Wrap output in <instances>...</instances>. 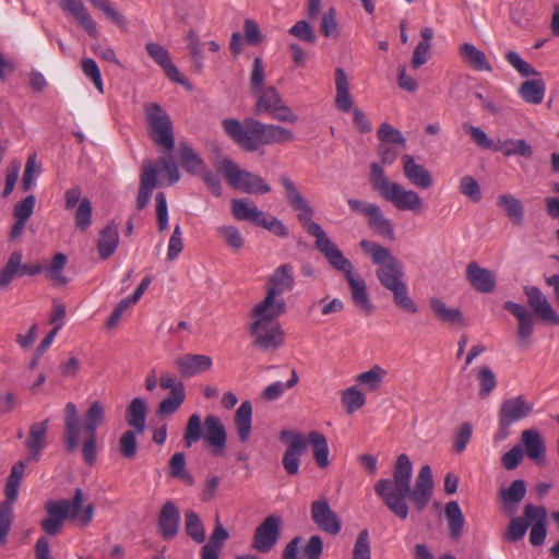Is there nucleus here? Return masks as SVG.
I'll use <instances>...</instances> for the list:
<instances>
[{"instance_id": "53", "label": "nucleus", "mask_w": 559, "mask_h": 559, "mask_svg": "<svg viewBox=\"0 0 559 559\" xmlns=\"http://www.w3.org/2000/svg\"><path fill=\"white\" fill-rule=\"evenodd\" d=\"M342 403L348 414H353L360 409L365 403L366 397L355 385L350 386L342 392Z\"/></svg>"}, {"instance_id": "49", "label": "nucleus", "mask_w": 559, "mask_h": 559, "mask_svg": "<svg viewBox=\"0 0 559 559\" xmlns=\"http://www.w3.org/2000/svg\"><path fill=\"white\" fill-rule=\"evenodd\" d=\"M67 263V255L63 253H56L50 264L45 269L46 276L55 284L66 286L68 278L62 274V270Z\"/></svg>"}, {"instance_id": "4", "label": "nucleus", "mask_w": 559, "mask_h": 559, "mask_svg": "<svg viewBox=\"0 0 559 559\" xmlns=\"http://www.w3.org/2000/svg\"><path fill=\"white\" fill-rule=\"evenodd\" d=\"M225 133L242 150L255 152L263 145L281 144L294 140L290 130L276 124L263 123L254 118H246L243 123L237 119L222 121Z\"/></svg>"}, {"instance_id": "25", "label": "nucleus", "mask_w": 559, "mask_h": 559, "mask_svg": "<svg viewBox=\"0 0 559 559\" xmlns=\"http://www.w3.org/2000/svg\"><path fill=\"white\" fill-rule=\"evenodd\" d=\"M147 55L159 64L169 80L182 84L185 79L177 67L171 62L169 52L162 45L147 43L145 46Z\"/></svg>"}, {"instance_id": "22", "label": "nucleus", "mask_w": 559, "mask_h": 559, "mask_svg": "<svg viewBox=\"0 0 559 559\" xmlns=\"http://www.w3.org/2000/svg\"><path fill=\"white\" fill-rule=\"evenodd\" d=\"M204 440L211 447H214L213 454L218 456L223 454L226 444L227 433L222 419L215 415H209L204 419Z\"/></svg>"}, {"instance_id": "1", "label": "nucleus", "mask_w": 559, "mask_h": 559, "mask_svg": "<svg viewBox=\"0 0 559 559\" xmlns=\"http://www.w3.org/2000/svg\"><path fill=\"white\" fill-rule=\"evenodd\" d=\"M413 464L407 454L396 457L392 478H380L374 484V492L383 504L400 520L409 515L411 501L417 512H423L430 502L433 493V477L429 465L420 467L415 485L412 486Z\"/></svg>"}, {"instance_id": "3", "label": "nucleus", "mask_w": 559, "mask_h": 559, "mask_svg": "<svg viewBox=\"0 0 559 559\" xmlns=\"http://www.w3.org/2000/svg\"><path fill=\"white\" fill-rule=\"evenodd\" d=\"M359 246L371 257L373 264L378 265L376 276L380 284L391 292L395 306L405 312L417 313L418 307L408 295V288L404 282V270L400 261L388 248L377 242L364 239Z\"/></svg>"}, {"instance_id": "13", "label": "nucleus", "mask_w": 559, "mask_h": 559, "mask_svg": "<svg viewBox=\"0 0 559 559\" xmlns=\"http://www.w3.org/2000/svg\"><path fill=\"white\" fill-rule=\"evenodd\" d=\"M81 188L75 186L64 192V207L70 210L79 203L74 214L75 227L80 231H86L92 225L93 207L88 198H82Z\"/></svg>"}, {"instance_id": "48", "label": "nucleus", "mask_w": 559, "mask_h": 559, "mask_svg": "<svg viewBox=\"0 0 559 559\" xmlns=\"http://www.w3.org/2000/svg\"><path fill=\"white\" fill-rule=\"evenodd\" d=\"M185 531L195 543L205 540V530L200 516L192 510L185 513Z\"/></svg>"}, {"instance_id": "63", "label": "nucleus", "mask_w": 559, "mask_h": 559, "mask_svg": "<svg viewBox=\"0 0 559 559\" xmlns=\"http://www.w3.org/2000/svg\"><path fill=\"white\" fill-rule=\"evenodd\" d=\"M218 235L224 237L227 246L235 250L243 247V238L237 227L231 225L221 226L217 228Z\"/></svg>"}, {"instance_id": "24", "label": "nucleus", "mask_w": 559, "mask_h": 559, "mask_svg": "<svg viewBox=\"0 0 559 559\" xmlns=\"http://www.w3.org/2000/svg\"><path fill=\"white\" fill-rule=\"evenodd\" d=\"M157 167L151 162L143 163L142 173L140 176V187L136 197V209L143 210L150 202L151 195L157 186Z\"/></svg>"}, {"instance_id": "27", "label": "nucleus", "mask_w": 559, "mask_h": 559, "mask_svg": "<svg viewBox=\"0 0 559 559\" xmlns=\"http://www.w3.org/2000/svg\"><path fill=\"white\" fill-rule=\"evenodd\" d=\"M521 442L525 448V453L528 459L533 460L537 465H545L546 447L538 430H523L521 433Z\"/></svg>"}, {"instance_id": "57", "label": "nucleus", "mask_w": 559, "mask_h": 559, "mask_svg": "<svg viewBox=\"0 0 559 559\" xmlns=\"http://www.w3.org/2000/svg\"><path fill=\"white\" fill-rule=\"evenodd\" d=\"M288 33L306 44L314 45L317 43V35L313 27L305 20L295 23L289 28Z\"/></svg>"}, {"instance_id": "56", "label": "nucleus", "mask_w": 559, "mask_h": 559, "mask_svg": "<svg viewBox=\"0 0 559 559\" xmlns=\"http://www.w3.org/2000/svg\"><path fill=\"white\" fill-rule=\"evenodd\" d=\"M187 39H188V49H189L190 56L192 58L194 71L201 72L203 69L204 56L202 52V47H201V43L199 40L198 34L193 29H190L188 33Z\"/></svg>"}, {"instance_id": "41", "label": "nucleus", "mask_w": 559, "mask_h": 559, "mask_svg": "<svg viewBox=\"0 0 559 559\" xmlns=\"http://www.w3.org/2000/svg\"><path fill=\"white\" fill-rule=\"evenodd\" d=\"M179 159L181 166L189 174L201 173L204 168V160L199 156L198 153L186 142H180L178 146Z\"/></svg>"}, {"instance_id": "26", "label": "nucleus", "mask_w": 559, "mask_h": 559, "mask_svg": "<svg viewBox=\"0 0 559 559\" xmlns=\"http://www.w3.org/2000/svg\"><path fill=\"white\" fill-rule=\"evenodd\" d=\"M60 7L63 11L72 15L91 37H97L96 24L82 0H60Z\"/></svg>"}, {"instance_id": "30", "label": "nucleus", "mask_w": 559, "mask_h": 559, "mask_svg": "<svg viewBox=\"0 0 559 559\" xmlns=\"http://www.w3.org/2000/svg\"><path fill=\"white\" fill-rule=\"evenodd\" d=\"M119 245L118 225L110 222L99 231L97 240V250L102 260L110 258Z\"/></svg>"}, {"instance_id": "20", "label": "nucleus", "mask_w": 559, "mask_h": 559, "mask_svg": "<svg viewBox=\"0 0 559 559\" xmlns=\"http://www.w3.org/2000/svg\"><path fill=\"white\" fill-rule=\"evenodd\" d=\"M180 525V513L178 508L167 501L163 504L157 519L158 534L166 540L175 538Z\"/></svg>"}, {"instance_id": "39", "label": "nucleus", "mask_w": 559, "mask_h": 559, "mask_svg": "<svg viewBox=\"0 0 559 559\" xmlns=\"http://www.w3.org/2000/svg\"><path fill=\"white\" fill-rule=\"evenodd\" d=\"M429 305L431 310L441 321L450 324H457L460 326L466 325L463 313L460 309L448 307L441 299L437 297L430 298Z\"/></svg>"}, {"instance_id": "11", "label": "nucleus", "mask_w": 559, "mask_h": 559, "mask_svg": "<svg viewBox=\"0 0 559 559\" xmlns=\"http://www.w3.org/2000/svg\"><path fill=\"white\" fill-rule=\"evenodd\" d=\"M104 406L98 401L93 402L86 412V423L83 427V430L86 436L81 449L83 460L88 466H93L96 462L97 428L104 423Z\"/></svg>"}, {"instance_id": "35", "label": "nucleus", "mask_w": 559, "mask_h": 559, "mask_svg": "<svg viewBox=\"0 0 559 559\" xmlns=\"http://www.w3.org/2000/svg\"><path fill=\"white\" fill-rule=\"evenodd\" d=\"M368 227L377 235L389 239L394 240L395 233L394 226L392 222L386 218L381 211L379 205L371 211L369 216L367 217Z\"/></svg>"}, {"instance_id": "29", "label": "nucleus", "mask_w": 559, "mask_h": 559, "mask_svg": "<svg viewBox=\"0 0 559 559\" xmlns=\"http://www.w3.org/2000/svg\"><path fill=\"white\" fill-rule=\"evenodd\" d=\"M402 162L404 175L413 185L423 189H428L432 186V178L429 171L424 166L416 164L412 155H403Z\"/></svg>"}, {"instance_id": "45", "label": "nucleus", "mask_w": 559, "mask_h": 559, "mask_svg": "<svg viewBox=\"0 0 559 559\" xmlns=\"http://www.w3.org/2000/svg\"><path fill=\"white\" fill-rule=\"evenodd\" d=\"M386 376V370L380 365L372 366L369 370L361 372L357 376L356 381L365 390L373 392L377 391Z\"/></svg>"}, {"instance_id": "43", "label": "nucleus", "mask_w": 559, "mask_h": 559, "mask_svg": "<svg viewBox=\"0 0 559 559\" xmlns=\"http://www.w3.org/2000/svg\"><path fill=\"white\" fill-rule=\"evenodd\" d=\"M498 205L503 209L506 215L516 226H522L524 218V207L521 201L510 194H501L498 197Z\"/></svg>"}, {"instance_id": "19", "label": "nucleus", "mask_w": 559, "mask_h": 559, "mask_svg": "<svg viewBox=\"0 0 559 559\" xmlns=\"http://www.w3.org/2000/svg\"><path fill=\"white\" fill-rule=\"evenodd\" d=\"M533 412V404L528 403L524 395H519L506 400L499 409V417L502 418L504 426H511L520 421Z\"/></svg>"}, {"instance_id": "60", "label": "nucleus", "mask_w": 559, "mask_h": 559, "mask_svg": "<svg viewBox=\"0 0 559 559\" xmlns=\"http://www.w3.org/2000/svg\"><path fill=\"white\" fill-rule=\"evenodd\" d=\"M81 68L85 76L91 79L94 86L97 88L98 92H104V85L102 80V73L99 70V67L97 66L96 61L92 58H83L81 60Z\"/></svg>"}, {"instance_id": "54", "label": "nucleus", "mask_w": 559, "mask_h": 559, "mask_svg": "<svg viewBox=\"0 0 559 559\" xmlns=\"http://www.w3.org/2000/svg\"><path fill=\"white\" fill-rule=\"evenodd\" d=\"M526 495V485L522 479H515L508 488H502L499 496L507 503L518 504Z\"/></svg>"}, {"instance_id": "33", "label": "nucleus", "mask_w": 559, "mask_h": 559, "mask_svg": "<svg viewBox=\"0 0 559 559\" xmlns=\"http://www.w3.org/2000/svg\"><path fill=\"white\" fill-rule=\"evenodd\" d=\"M230 205L231 213L236 219L250 222L255 226H259L265 214L255 204L246 199H233Z\"/></svg>"}, {"instance_id": "59", "label": "nucleus", "mask_w": 559, "mask_h": 559, "mask_svg": "<svg viewBox=\"0 0 559 559\" xmlns=\"http://www.w3.org/2000/svg\"><path fill=\"white\" fill-rule=\"evenodd\" d=\"M528 528V521L524 518H513L504 533V539L510 543H516L522 539Z\"/></svg>"}, {"instance_id": "15", "label": "nucleus", "mask_w": 559, "mask_h": 559, "mask_svg": "<svg viewBox=\"0 0 559 559\" xmlns=\"http://www.w3.org/2000/svg\"><path fill=\"white\" fill-rule=\"evenodd\" d=\"M503 309L509 311L518 320L516 340L521 348H526L534 332V314L523 305L506 301Z\"/></svg>"}, {"instance_id": "42", "label": "nucleus", "mask_w": 559, "mask_h": 559, "mask_svg": "<svg viewBox=\"0 0 559 559\" xmlns=\"http://www.w3.org/2000/svg\"><path fill=\"white\" fill-rule=\"evenodd\" d=\"M546 85L542 79L527 80L519 88L520 96L528 104L538 105L543 102Z\"/></svg>"}, {"instance_id": "7", "label": "nucleus", "mask_w": 559, "mask_h": 559, "mask_svg": "<svg viewBox=\"0 0 559 559\" xmlns=\"http://www.w3.org/2000/svg\"><path fill=\"white\" fill-rule=\"evenodd\" d=\"M295 286L294 266L284 263L277 266L269 276L266 282L265 297L257 304V311L272 310L274 314H283L286 311V302L283 298H276L284 293L290 292Z\"/></svg>"}, {"instance_id": "38", "label": "nucleus", "mask_w": 559, "mask_h": 559, "mask_svg": "<svg viewBox=\"0 0 559 559\" xmlns=\"http://www.w3.org/2000/svg\"><path fill=\"white\" fill-rule=\"evenodd\" d=\"M254 94L258 96L253 107L255 116L263 112L271 116L276 106L282 102V97L274 86H267Z\"/></svg>"}, {"instance_id": "37", "label": "nucleus", "mask_w": 559, "mask_h": 559, "mask_svg": "<svg viewBox=\"0 0 559 559\" xmlns=\"http://www.w3.org/2000/svg\"><path fill=\"white\" fill-rule=\"evenodd\" d=\"M307 445L310 444L312 448L313 459L320 468L329 466V444L328 439L324 435L319 431H310L306 439Z\"/></svg>"}, {"instance_id": "8", "label": "nucleus", "mask_w": 559, "mask_h": 559, "mask_svg": "<svg viewBox=\"0 0 559 559\" xmlns=\"http://www.w3.org/2000/svg\"><path fill=\"white\" fill-rule=\"evenodd\" d=\"M274 313L271 309L258 312L257 305L251 310V314L257 318L250 326L252 345L263 352L275 350L284 343V332L275 321L281 314Z\"/></svg>"}, {"instance_id": "9", "label": "nucleus", "mask_w": 559, "mask_h": 559, "mask_svg": "<svg viewBox=\"0 0 559 559\" xmlns=\"http://www.w3.org/2000/svg\"><path fill=\"white\" fill-rule=\"evenodd\" d=\"M150 139L162 152L170 153L175 147L174 127L170 116L156 103L144 106Z\"/></svg>"}, {"instance_id": "64", "label": "nucleus", "mask_w": 559, "mask_h": 559, "mask_svg": "<svg viewBox=\"0 0 559 559\" xmlns=\"http://www.w3.org/2000/svg\"><path fill=\"white\" fill-rule=\"evenodd\" d=\"M353 559H371L369 533L367 530L360 531L356 538Z\"/></svg>"}, {"instance_id": "32", "label": "nucleus", "mask_w": 559, "mask_h": 559, "mask_svg": "<svg viewBox=\"0 0 559 559\" xmlns=\"http://www.w3.org/2000/svg\"><path fill=\"white\" fill-rule=\"evenodd\" d=\"M147 404L141 397H134L126 412L127 424L138 433H143L146 428Z\"/></svg>"}, {"instance_id": "40", "label": "nucleus", "mask_w": 559, "mask_h": 559, "mask_svg": "<svg viewBox=\"0 0 559 559\" xmlns=\"http://www.w3.org/2000/svg\"><path fill=\"white\" fill-rule=\"evenodd\" d=\"M460 55L463 60L476 71H488L492 70L490 63L484 51L477 49L474 45L464 43L460 47Z\"/></svg>"}, {"instance_id": "51", "label": "nucleus", "mask_w": 559, "mask_h": 559, "mask_svg": "<svg viewBox=\"0 0 559 559\" xmlns=\"http://www.w3.org/2000/svg\"><path fill=\"white\" fill-rule=\"evenodd\" d=\"M476 379L479 383L478 396L485 399L491 394L497 386V377L488 366H481Z\"/></svg>"}, {"instance_id": "55", "label": "nucleus", "mask_w": 559, "mask_h": 559, "mask_svg": "<svg viewBox=\"0 0 559 559\" xmlns=\"http://www.w3.org/2000/svg\"><path fill=\"white\" fill-rule=\"evenodd\" d=\"M204 435L202 433V423L201 418L198 414H193L189 417L185 433H183V443L187 448L192 447V444L197 443L201 440Z\"/></svg>"}, {"instance_id": "14", "label": "nucleus", "mask_w": 559, "mask_h": 559, "mask_svg": "<svg viewBox=\"0 0 559 559\" xmlns=\"http://www.w3.org/2000/svg\"><path fill=\"white\" fill-rule=\"evenodd\" d=\"M282 520L278 515L271 514L255 528L252 547L261 554H267L280 538Z\"/></svg>"}, {"instance_id": "5", "label": "nucleus", "mask_w": 559, "mask_h": 559, "mask_svg": "<svg viewBox=\"0 0 559 559\" xmlns=\"http://www.w3.org/2000/svg\"><path fill=\"white\" fill-rule=\"evenodd\" d=\"M83 497V490L76 488L72 499L48 500L45 503L46 516L40 521L41 530L47 535L56 536L68 519L80 527L88 526L93 521L95 508L92 503L82 507Z\"/></svg>"}, {"instance_id": "16", "label": "nucleus", "mask_w": 559, "mask_h": 559, "mask_svg": "<svg viewBox=\"0 0 559 559\" xmlns=\"http://www.w3.org/2000/svg\"><path fill=\"white\" fill-rule=\"evenodd\" d=\"M523 290L528 305L542 320L559 325V314L552 309L547 297L537 286H524Z\"/></svg>"}, {"instance_id": "6", "label": "nucleus", "mask_w": 559, "mask_h": 559, "mask_svg": "<svg viewBox=\"0 0 559 559\" xmlns=\"http://www.w3.org/2000/svg\"><path fill=\"white\" fill-rule=\"evenodd\" d=\"M369 182L379 197L392 203L399 211L420 212L421 199L418 193L405 190L402 185L390 181L383 167L378 163L370 165Z\"/></svg>"}, {"instance_id": "28", "label": "nucleus", "mask_w": 559, "mask_h": 559, "mask_svg": "<svg viewBox=\"0 0 559 559\" xmlns=\"http://www.w3.org/2000/svg\"><path fill=\"white\" fill-rule=\"evenodd\" d=\"M345 280L349 286L350 297L355 307L366 316L371 314L373 306L369 299L366 282L359 276H355L354 272L352 274H346Z\"/></svg>"}, {"instance_id": "10", "label": "nucleus", "mask_w": 559, "mask_h": 559, "mask_svg": "<svg viewBox=\"0 0 559 559\" xmlns=\"http://www.w3.org/2000/svg\"><path fill=\"white\" fill-rule=\"evenodd\" d=\"M226 179L227 183L234 189L249 194H264L271 191V186L259 175L241 169L234 160L224 158L217 166Z\"/></svg>"}, {"instance_id": "36", "label": "nucleus", "mask_w": 559, "mask_h": 559, "mask_svg": "<svg viewBox=\"0 0 559 559\" xmlns=\"http://www.w3.org/2000/svg\"><path fill=\"white\" fill-rule=\"evenodd\" d=\"M335 106L343 112L352 109L353 100L349 94V84L345 71L342 68L335 70Z\"/></svg>"}, {"instance_id": "44", "label": "nucleus", "mask_w": 559, "mask_h": 559, "mask_svg": "<svg viewBox=\"0 0 559 559\" xmlns=\"http://www.w3.org/2000/svg\"><path fill=\"white\" fill-rule=\"evenodd\" d=\"M496 151L501 152L504 156H521L531 158L533 156V147L523 139H509L498 143Z\"/></svg>"}, {"instance_id": "62", "label": "nucleus", "mask_w": 559, "mask_h": 559, "mask_svg": "<svg viewBox=\"0 0 559 559\" xmlns=\"http://www.w3.org/2000/svg\"><path fill=\"white\" fill-rule=\"evenodd\" d=\"M14 521L13 507L0 504V546L8 542V535Z\"/></svg>"}, {"instance_id": "52", "label": "nucleus", "mask_w": 559, "mask_h": 559, "mask_svg": "<svg viewBox=\"0 0 559 559\" xmlns=\"http://www.w3.org/2000/svg\"><path fill=\"white\" fill-rule=\"evenodd\" d=\"M186 397V392L179 391L169 392V395L165 397L157 407V415L169 416L175 414L182 405Z\"/></svg>"}, {"instance_id": "50", "label": "nucleus", "mask_w": 559, "mask_h": 559, "mask_svg": "<svg viewBox=\"0 0 559 559\" xmlns=\"http://www.w3.org/2000/svg\"><path fill=\"white\" fill-rule=\"evenodd\" d=\"M299 381L295 369L292 370L290 378L286 383L280 381L273 382L262 391V399L265 401H275L280 399L286 389L294 388Z\"/></svg>"}, {"instance_id": "2", "label": "nucleus", "mask_w": 559, "mask_h": 559, "mask_svg": "<svg viewBox=\"0 0 559 559\" xmlns=\"http://www.w3.org/2000/svg\"><path fill=\"white\" fill-rule=\"evenodd\" d=\"M285 193L288 205L296 212L297 217L302 228L312 237L316 238L314 248L323 254L328 263L334 270L344 274H352L354 272L353 263L346 259L341 249L330 240L324 229L312 219L314 210L308 200L301 194L296 183L286 176H281L278 179Z\"/></svg>"}, {"instance_id": "58", "label": "nucleus", "mask_w": 559, "mask_h": 559, "mask_svg": "<svg viewBox=\"0 0 559 559\" xmlns=\"http://www.w3.org/2000/svg\"><path fill=\"white\" fill-rule=\"evenodd\" d=\"M377 136L382 144H401L405 145V138L402 132L393 128L390 123L383 122L380 124Z\"/></svg>"}, {"instance_id": "46", "label": "nucleus", "mask_w": 559, "mask_h": 559, "mask_svg": "<svg viewBox=\"0 0 559 559\" xmlns=\"http://www.w3.org/2000/svg\"><path fill=\"white\" fill-rule=\"evenodd\" d=\"M445 516L448 519L450 537L452 539H457L462 534L465 520L456 501H450L447 503Z\"/></svg>"}, {"instance_id": "17", "label": "nucleus", "mask_w": 559, "mask_h": 559, "mask_svg": "<svg viewBox=\"0 0 559 559\" xmlns=\"http://www.w3.org/2000/svg\"><path fill=\"white\" fill-rule=\"evenodd\" d=\"M174 365L183 378H192L199 373L210 370L213 360L207 355L202 354H182L176 357Z\"/></svg>"}, {"instance_id": "61", "label": "nucleus", "mask_w": 559, "mask_h": 559, "mask_svg": "<svg viewBox=\"0 0 559 559\" xmlns=\"http://www.w3.org/2000/svg\"><path fill=\"white\" fill-rule=\"evenodd\" d=\"M136 431H124L119 440V452L126 459H133L138 451Z\"/></svg>"}, {"instance_id": "12", "label": "nucleus", "mask_w": 559, "mask_h": 559, "mask_svg": "<svg viewBox=\"0 0 559 559\" xmlns=\"http://www.w3.org/2000/svg\"><path fill=\"white\" fill-rule=\"evenodd\" d=\"M311 520L316 526L330 535H337L342 530V521L340 516L330 507L329 500L325 496L312 501Z\"/></svg>"}, {"instance_id": "34", "label": "nucleus", "mask_w": 559, "mask_h": 559, "mask_svg": "<svg viewBox=\"0 0 559 559\" xmlns=\"http://www.w3.org/2000/svg\"><path fill=\"white\" fill-rule=\"evenodd\" d=\"M252 404L243 401L234 415V424L239 440L245 443L249 440L252 428Z\"/></svg>"}, {"instance_id": "23", "label": "nucleus", "mask_w": 559, "mask_h": 559, "mask_svg": "<svg viewBox=\"0 0 559 559\" xmlns=\"http://www.w3.org/2000/svg\"><path fill=\"white\" fill-rule=\"evenodd\" d=\"M49 419L32 424L28 428V436L25 440V448L31 461H39L43 450L47 444V431Z\"/></svg>"}, {"instance_id": "31", "label": "nucleus", "mask_w": 559, "mask_h": 559, "mask_svg": "<svg viewBox=\"0 0 559 559\" xmlns=\"http://www.w3.org/2000/svg\"><path fill=\"white\" fill-rule=\"evenodd\" d=\"M307 450V441L305 438H297L295 442H289L283 455V467L290 475H297L299 472L300 456Z\"/></svg>"}, {"instance_id": "18", "label": "nucleus", "mask_w": 559, "mask_h": 559, "mask_svg": "<svg viewBox=\"0 0 559 559\" xmlns=\"http://www.w3.org/2000/svg\"><path fill=\"white\" fill-rule=\"evenodd\" d=\"M465 275L469 285L478 293L490 294L496 288V274L488 269L481 267L476 261L467 264Z\"/></svg>"}, {"instance_id": "21", "label": "nucleus", "mask_w": 559, "mask_h": 559, "mask_svg": "<svg viewBox=\"0 0 559 559\" xmlns=\"http://www.w3.org/2000/svg\"><path fill=\"white\" fill-rule=\"evenodd\" d=\"M63 443L67 453H73L80 441L81 423L78 416V408L74 403L69 402L64 408Z\"/></svg>"}, {"instance_id": "47", "label": "nucleus", "mask_w": 559, "mask_h": 559, "mask_svg": "<svg viewBox=\"0 0 559 559\" xmlns=\"http://www.w3.org/2000/svg\"><path fill=\"white\" fill-rule=\"evenodd\" d=\"M23 259L21 251L11 253L8 262L0 271V288L8 287L15 276H20L21 261Z\"/></svg>"}]
</instances>
